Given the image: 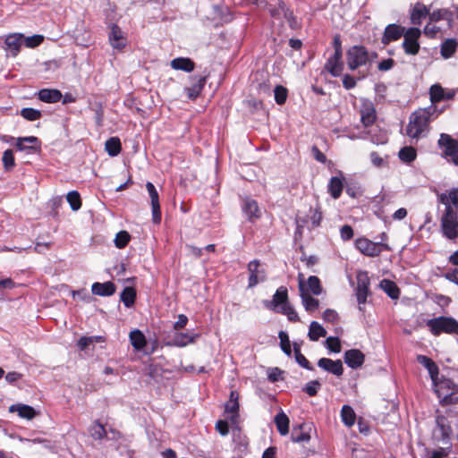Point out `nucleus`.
Returning <instances> with one entry per match:
<instances>
[{"instance_id":"obj_1","label":"nucleus","mask_w":458,"mask_h":458,"mask_svg":"<svg viewBox=\"0 0 458 458\" xmlns=\"http://www.w3.org/2000/svg\"><path fill=\"white\" fill-rule=\"evenodd\" d=\"M436 113V106H429L414 111L410 116L409 123L406 128L407 135L411 139L424 137L428 131L430 117Z\"/></svg>"},{"instance_id":"obj_2","label":"nucleus","mask_w":458,"mask_h":458,"mask_svg":"<svg viewBox=\"0 0 458 458\" xmlns=\"http://www.w3.org/2000/svg\"><path fill=\"white\" fill-rule=\"evenodd\" d=\"M430 332L438 335L441 333L458 335V321L450 317H438L427 321Z\"/></svg>"},{"instance_id":"obj_3","label":"nucleus","mask_w":458,"mask_h":458,"mask_svg":"<svg viewBox=\"0 0 458 458\" xmlns=\"http://www.w3.org/2000/svg\"><path fill=\"white\" fill-rule=\"evenodd\" d=\"M441 230L443 235L447 239L458 238V212L449 208L445 210L441 216Z\"/></svg>"},{"instance_id":"obj_4","label":"nucleus","mask_w":458,"mask_h":458,"mask_svg":"<svg viewBox=\"0 0 458 458\" xmlns=\"http://www.w3.org/2000/svg\"><path fill=\"white\" fill-rule=\"evenodd\" d=\"M355 247L368 257H377L383 250H390L388 244L385 242H374L365 237L358 238L355 241Z\"/></svg>"},{"instance_id":"obj_5","label":"nucleus","mask_w":458,"mask_h":458,"mask_svg":"<svg viewBox=\"0 0 458 458\" xmlns=\"http://www.w3.org/2000/svg\"><path fill=\"white\" fill-rule=\"evenodd\" d=\"M421 35V30L419 28H409L403 35V41L402 47L404 53L409 55H416L420 48L419 39Z\"/></svg>"},{"instance_id":"obj_6","label":"nucleus","mask_w":458,"mask_h":458,"mask_svg":"<svg viewBox=\"0 0 458 458\" xmlns=\"http://www.w3.org/2000/svg\"><path fill=\"white\" fill-rule=\"evenodd\" d=\"M298 286L300 295H319L322 293V286L318 276H310L308 279L302 273L298 274Z\"/></svg>"},{"instance_id":"obj_7","label":"nucleus","mask_w":458,"mask_h":458,"mask_svg":"<svg viewBox=\"0 0 458 458\" xmlns=\"http://www.w3.org/2000/svg\"><path fill=\"white\" fill-rule=\"evenodd\" d=\"M438 145L444 148V157L448 162L458 165V140L450 135L442 133L438 140Z\"/></svg>"},{"instance_id":"obj_8","label":"nucleus","mask_w":458,"mask_h":458,"mask_svg":"<svg viewBox=\"0 0 458 458\" xmlns=\"http://www.w3.org/2000/svg\"><path fill=\"white\" fill-rule=\"evenodd\" d=\"M347 65L349 69L355 70L365 65L369 61V54L364 47L353 46L346 54Z\"/></svg>"},{"instance_id":"obj_9","label":"nucleus","mask_w":458,"mask_h":458,"mask_svg":"<svg viewBox=\"0 0 458 458\" xmlns=\"http://www.w3.org/2000/svg\"><path fill=\"white\" fill-rule=\"evenodd\" d=\"M452 433L453 431L447 419L444 416H437V427L433 431L434 438L437 441L442 442L443 444H448Z\"/></svg>"},{"instance_id":"obj_10","label":"nucleus","mask_w":458,"mask_h":458,"mask_svg":"<svg viewBox=\"0 0 458 458\" xmlns=\"http://www.w3.org/2000/svg\"><path fill=\"white\" fill-rule=\"evenodd\" d=\"M249 276V287H254L259 283L266 280L267 275L265 269L261 267L259 260L254 259L248 265Z\"/></svg>"},{"instance_id":"obj_11","label":"nucleus","mask_w":458,"mask_h":458,"mask_svg":"<svg viewBox=\"0 0 458 458\" xmlns=\"http://www.w3.org/2000/svg\"><path fill=\"white\" fill-rule=\"evenodd\" d=\"M369 278L367 272H359L357 275L356 295L359 305L364 304L369 294Z\"/></svg>"},{"instance_id":"obj_12","label":"nucleus","mask_w":458,"mask_h":458,"mask_svg":"<svg viewBox=\"0 0 458 458\" xmlns=\"http://www.w3.org/2000/svg\"><path fill=\"white\" fill-rule=\"evenodd\" d=\"M146 189L148 192V195H149V198L151 200L153 221H154V223L158 224L161 221V210H160L158 192H157L156 187L154 186V184L150 182H148L146 183Z\"/></svg>"},{"instance_id":"obj_13","label":"nucleus","mask_w":458,"mask_h":458,"mask_svg":"<svg viewBox=\"0 0 458 458\" xmlns=\"http://www.w3.org/2000/svg\"><path fill=\"white\" fill-rule=\"evenodd\" d=\"M407 30L398 24L393 23L389 24L386 27L385 31L383 33L381 43L384 46L388 45L392 41L398 40L402 36L404 35Z\"/></svg>"},{"instance_id":"obj_14","label":"nucleus","mask_w":458,"mask_h":458,"mask_svg":"<svg viewBox=\"0 0 458 458\" xmlns=\"http://www.w3.org/2000/svg\"><path fill=\"white\" fill-rule=\"evenodd\" d=\"M439 202L445 206V210L458 209V187H452L437 195Z\"/></svg>"},{"instance_id":"obj_15","label":"nucleus","mask_w":458,"mask_h":458,"mask_svg":"<svg viewBox=\"0 0 458 458\" xmlns=\"http://www.w3.org/2000/svg\"><path fill=\"white\" fill-rule=\"evenodd\" d=\"M264 303L267 309L278 312L281 306H284V303H288L287 289L284 286L279 287L273 295V299Z\"/></svg>"},{"instance_id":"obj_16","label":"nucleus","mask_w":458,"mask_h":458,"mask_svg":"<svg viewBox=\"0 0 458 458\" xmlns=\"http://www.w3.org/2000/svg\"><path fill=\"white\" fill-rule=\"evenodd\" d=\"M15 147L19 151H36L40 148V141L35 136L19 137L15 139Z\"/></svg>"},{"instance_id":"obj_17","label":"nucleus","mask_w":458,"mask_h":458,"mask_svg":"<svg viewBox=\"0 0 458 458\" xmlns=\"http://www.w3.org/2000/svg\"><path fill=\"white\" fill-rule=\"evenodd\" d=\"M109 42L113 48L122 50L127 44V39L122 30L115 24H113L109 32Z\"/></svg>"},{"instance_id":"obj_18","label":"nucleus","mask_w":458,"mask_h":458,"mask_svg":"<svg viewBox=\"0 0 458 458\" xmlns=\"http://www.w3.org/2000/svg\"><path fill=\"white\" fill-rule=\"evenodd\" d=\"M360 121L367 127L371 125L376 120V110L370 101L363 100L360 106Z\"/></svg>"},{"instance_id":"obj_19","label":"nucleus","mask_w":458,"mask_h":458,"mask_svg":"<svg viewBox=\"0 0 458 458\" xmlns=\"http://www.w3.org/2000/svg\"><path fill=\"white\" fill-rule=\"evenodd\" d=\"M318 367L335 376H341L344 372L343 363L340 360H333L328 358H321L318 361Z\"/></svg>"},{"instance_id":"obj_20","label":"nucleus","mask_w":458,"mask_h":458,"mask_svg":"<svg viewBox=\"0 0 458 458\" xmlns=\"http://www.w3.org/2000/svg\"><path fill=\"white\" fill-rule=\"evenodd\" d=\"M23 34L21 33H13L10 34L5 38V46L6 50L13 55L16 56L20 50L21 47L23 45Z\"/></svg>"},{"instance_id":"obj_21","label":"nucleus","mask_w":458,"mask_h":458,"mask_svg":"<svg viewBox=\"0 0 458 458\" xmlns=\"http://www.w3.org/2000/svg\"><path fill=\"white\" fill-rule=\"evenodd\" d=\"M364 354L357 349L346 351L344 353V361L352 369L361 367L364 362Z\"/></svg>"},{"instance_id":"obj_22","label":"nucleus","mask_w":458,"mask_h":458,"mask_svg":"<svg viewBox=\"0 0 458 458\" xmlns=\"http://www.w3.org/2000/svg\"><path fill=\"white\" fill-rule=\"evenodd\" d=\"M310 427L307 424H301L294 427L292 431L291 438L294 443H307L310 440Z\"/></svg>"},{"instance_id":"obj_23","label":"nucleus","mask_w":458,"mask_h":458,"mask_svg":"<svg viewBox=\"0 0 458 458\" xmlns=\"http://www.w3.org/2000/svg\"><path fill=\"white\" fill-rule=\"evenodd\" d=\"M9 411L12 413L16 412L19 417L29 420L37 415V411L33 407L23 403L12 404L9 407Z\"/></svg>"},{"instance_id":"obj_24","label":"nucleus","mask_w":458,"mask_h":458,"mask_svg":"<svg viewBox=\"0 0 458 458\" xmlns=\"http://www.w3.org/2000/svg\"><path fill=\"white\" fill-rule=\"evenodd\" d=\"M342 54H340L339 49L335 51L333 56H331L326 64L327 70L335 77L339 76L343 70V64L341 62Z\"/></svg>"},{"instance_id":"obj_25","label":"nucleus","mask_w":458,"mask_h":458,"mask_svg":"<svg viewBox=\"0 0 458 458\" xmlns=\"http://www.w3.org/2000/svg\"><path fill=\"white\" fill-rule=\"evenodd\" d=\"M93 294L98 296H111L115 293V285L108 281L105 283H94L91 286Z\"/></svg>"},{"instance_id":"obj_26","label":"nucleus","mask_w":458,"mask_h":458,"mask_svg":"<svg viewBox=\"0 0 458 458\" xmlns=\"http://www.w3.org/2000/svg\"><path fill=\"white\" fill-rule=\"evenodd\" d=\"M171 67L174 70L183 71L186 72H191L195 68L194 62L188 57H177L171 61Z\"/></svg>"},{"instance_id":"obj_27","label":"nucleus","mask_w":458,"mask_h":458,"mask_svg":"<svg viewBox=\"0 0 458 458\" xmlns=\"http://www.w3.org/2000/svg\"><path fill=\"white\" fill-rule=\"evenodd\" d=\"M267 8L271 15L275 18H286L288 16V11L282 0H272L268 3Z\"/></svg>"},{"instance_id":"obj_28","label":"nucleus","mask_w":458,"mask_h":458,"mask_svg":"<svg viewBox=\"0 0 458 458\" xmlns=\"http://www.w3.org/2000/svg\"><path fill=\"white\" fill-rule=\"evenodd\" d=\"M242 210L250 220L260 216V210L257 201L251 199H246L242 205Z\"/></svg>"},{"instance_id":"obj_29","label":"nucleus","mask_w":458,"mask_h":458,"mask_svg":"<svg viewBox=\"0 0 458 458\" xmlns=\"http://www.w3.org/2000/svg\"><path fill=\"white\" fill-rule=\"evenodd\" d=\"M198 337V334L175 333L173 336V343L175 346L184 347L187 344L193 343Z\"/></svg>"},{"instance_id":"obj_30","label":"nucleus","mask_w":458,"mask_h":458,"mask_svg":"<svg viewBox=\"0 0 458 458\" xmlns=\"http://www.w3.org/2000/svg\"><path fill=\"white\" fill-rule=\"evenodd\" d=\"M38 98L46 103H55L62 98V93L58 89H44L38 92Z\"/></svg>"},{"instance_id":"obj_31","label":"nucleus","mask_w":458,"mask_h":458,"mask_svg":"<svg viewBox=\"0 0 458 458\" xmlns=\"http://www.w3.org/2000/svg\"><path fill=\"white\" fill-rule=\"evenodd\" d=\"M428 15V8L423 4H416L411 14V22L413 25H420L422 20Z\"/></svg>"},{"instance_id":"obj_32","label":"nucleus","mask_w":458,"mask_h":458,"mask_svg":"<svg viewBox=\"0 0 458 458\" xmlns=\"http://www.w3.org/2000/svg\"><path fill=\"white\" fill-rule=\"evenodd\" d=\"M344 189V178L334 176L328 183V191L334 199H338Z\"/></svg>"},{"instance_id":"obj_33","label":"nucleus","mask_w":458,"mask_h":458,"mask_svg":"<svg viewBox=\"0 0 458 458\" xmlns=\"http://www.w3.org/2000/svg\"><path fill=\"white\" fill-rule=\"evenodd\" d=\"M239 403L228 401L225 404V412L227 414V420L232 425L238 424L239 419Z\"/></svg>"},{"instance_id":"obj_34","label":"nucleus","mask_w":458,"mask_h":458,"mask_svg":"<svg viewBox=\"0 0 458 458\" xmlns=\"http://www.w3.org/2000/svg\"><path fill=\"white\" fill-rule=\"evenodd\" d=\"M289 419L284 411L278 412L275 417V423L278 432L282 436H285L289 432Z\"/></svg>"},{"instance_id":"obj_35","label":"nucleus","mask_w":458,"mask_h":458,"mask_svg":"<svg viewBox=\"0 0 458 458\" xmlns=\"http://www.w3.org/2000/svg\"><path fill=\"white\" fill-rule=\"evenodd\" d=\"M206 81H207L206 76L199 77L196 83H194L192 86H191L189 88H186L185 90H186L188 98L195 99L196 98H198L203 89Z\"/></svg>"},{"instance_id":"obj_36","label":"nucleus","mask_w":458,"mask_h":458,"mask_svg":"<svg viewBox=\"0 0 458 458\" xmlns=\"http://www.w3.org/2000/svg\"><path fill=\"white\" fill-rule=\"evenodd\" d=\"M341 419L343 423L351 428L354 425L356 420V414L350 405H344L341 410Z\"/></svg>"},{"instance_id":"obj_37","label":"nucleus","mask_w":458,"mask_h":458,"mask_svg":"<svg viewBox=\"0 0 458 458\" xmlns=\"http://www.w3.org/2000/svg\"><path fill=\"white\" fill-rule=\"evenodd\" d=\"M130 341L134 349L140 351L146 345V337L143 333L138 329L130 333Z\"/></svg>"},{"instance_id":"obj_38","label":"nucleus","mask_w":458,"mask_h":458,"mask_svg":"<svg viewBox=\"0 0 458 458\" xmlns=\"http://www.w3.org/2000/svg\"><path fill=\"white\" fill-rule=\"evenodd\" d=\"M327 335L326 329L317 321H312L310 325L309 337L311 341H318L320 337Z\"/></svg>"},{"instance_id":"obj_39","label":"nucleus","mask_w":458,"mask_h":458,"mask_svg":"<svg viewBox=\"0 0 458 458\" xmlns=\"http://www.w3.org/2000/svg\"><path fill=\"white\" fill-rule=\"evenodd\" d=\"M417 360L428 370L431 378L434 380L435 377L438 374V369L435 362L424 355H418Z\"/></svg>"},{"instance_id":"obj_40","label":"nucleus","mask_w":458,"mask_h":458,"mask_svg":"<svg viewBox=\"0 0 458 458\" xmlns=\"http://www.w3.org/2000/svg\"><path fill=\"white\" fill-rule=\"evenodd\" d=\"M379 285L390 298L397 299L399 297V289L394 282L384 279L380 282Z\"/></svg>"},{"instance_id":"obj_41","label":"nucleus","mask_w":458,"mask_h":458,"mask_svg":"<svg viewBox=\"0 0 458 458\" xmlns=\"http://www.w3.org/2000/svg\"><path fill=\"white\" fill-rule=\"evenodd\" d=\"M120 299L125 307L131 308L136 299V291L132 287H125L120 295Z\"/></svg>"},{"instance_id":"obj_42","label":"nucleus","mask_w":458,"mask_h":458,"mask_svg":"<svg viewBox=\"0 0 458 458\" xmlns=\"http://www.w3.org/2000/svg\"><path fill=\"white\" fill-rule=\"evenodd\" d=\"M89 435L91 436V437H93L96 440H101L105 437H108L106 429L104 428V426L101 423H99L98 421H95L90 426Z\"/></svg>"},{"instance_id":"obj_43","label":"nucleus","mask_w":458,"mask_h":458,"mask_svg":"<svg viewBox=\"0 0 458 458\" xmlns=\"http://www.w3.org/2000/svg\"><path fill=\"white\" fill-rule=\"evenodd\" d=\"M106 150L111 157H115L121 152V142L116 137L108 139L105 144Z\"/></svg>"},{"instance_id":"obj_44","label":"nucleus","mask_w":458,"mask_h":458,"mask_svg":"<svg viewBox=\"0 0 458 458\" xmlns=\"http://www.w3.org/2000/svg\"><path fill=\"white\" fill-rule=\"evenodd\" d=\"M430 101L434 104L445 99V89L440 84H434L429 89Z\"/></svg>"},{"instance_id":"obj_45","label":"nucleus","mask_w":458,"mask_h":458,"mask_svg":"<svg viewBox=\"0 0 458 458\" xmlns=\"http://www.w3.org/2000/svg\"><path fill=\"white\" fill-rule=\"evenodd\" d=\"M457 43L454 39L445 40L441 46V55L444 58H450L456 51Z\"/></svg>"},{"instance_id":"obj_46","label":"nucleus","mask_w":458,"mask_h":458,"mask_svg":"<svg viewBox=\"0 0 458 458\" xmlns=\"http://www.w3.org/2000/svg\"><path fill=\"white\" fill-rule=\"evenodd\" d=\"M300 296L301 298V302L307 311L312 312L318 308L319 301L317 299L313 298L311 294Z\"/></svg>"},{"instance_id":"obj_47","label":"nucleus","mask_w":458,"mask_h":458,"mask_svg":"<svg viewBox=\"0 0 458 458\" xmlns=\"http://www.w3.org/2000/svg\"><path fill=\"white\" fill-rule=\"evenodd\" d=\"M66 199H67L68 203L70 204L71 208L73 211H77L81 208V196L78 191H72L68 192L67 196H66Z\"/></svg>"},{"instance_id":"obj_48","label":"nucleus","mask_w":458,"mask_h":458,"mask_svg":"<svg viewBox=\"0 0 458 458\" xmlns=\"http://www.w3.org/2000/svg\"><path fill=\"white\" fill-rule=\"evenodd\" d=\"M278 313H282V314L287 316V318L290 321H298V319H299L297 312L295 311L294 308L289 302L284 303V306H281L280 310H278Z\"/></svg>"},{"instance_id":"obj_49","label":"nucleus","mask_w":458,"mask_h":458,"mask_svg":"<svg viewBox=\"0 0 458 458\" xmlns=\"http://www.w3.org/2000/svg\"><path fill=\"white\" fill-rule=\"evenodd\" d=\"M399 157L403 162H411L416 157V150L412 147H404L399 151Z\"/></svg>"},{"instance_id":"obj_50","label":"nucleus","mask_w":458,"mask_h":458,"mask_svg":"<svg viewBox=\"0 0 458 458\" xmlns=\"http://www.w3.org/2000/svg\"><path fill=\"white\" fill-rule=\"evenodd\" d=\"M44 40V37L42 35H33L30 37H25L23 35L22 43L25 47L30 48H34L39 46Z\"/></svg>"},{"instance_id":"obj_51","label":"nucleus","mask_w":458,"mask_h":458,"mask_svg":"<svg viewBox=\"0 0 458 458\" xmlns=\"http://www.w3.org/2000/svg\"><path fill=\"white\" fill-rule=\"evenodd\" d=\"M279 339H280V346L282 351L288 356L291 355L292 350H291V343L289 340V336L287 333L284 331L279 332Z\"/></svg>"},{"instance_id":"obj_52","label":"nucleus","mask_w":458,"mask_h":458,"mask_svg":"<svg viewBox=\"0 0 458 458\" xmlns=\"http://www.w3.org/2000/svg\"><path fill=\"white\" fill-rule=\"evenodd\" d=\"M130 239L131 236L126 231H120L114 238V244L119 249L124 248L128 244Z\"/></svg>"},{"instance_id":"obj_53","label":"nucleus","mask_w":458,"mask_h":458,"mask_svg":"<svg viewBox=\"0 0 458 458\" xmlns=\"http://www.w3.org/2000/svg\"><path fill=\"white\" fill-rule=\"evenodd\" d=\"M326 347L333 352L339 353L341 352V343L338 337H327L325 341Z\"/></svg>"},{"instance_id":"obj_54","label":"nucleus","mask_w":458,"mask_h":458,"mask_svg":"<svg viewBox=\"0 0 458 458\" xmlns=\"http://www.w3.org/2000/svg\"><path fill=\"white\" fill-rule=\"evenodd\" d=\"M21 114L28 121H36L41 116V113L34 108H22Z\"/></svg>"},{"instance_id":"obj_55","label":"nucleus","mask_w":458,"mask_h":458,"mask_svg":"<svg viewBox=\"0 0 458 458\" xmlns=\"http://www.w3.org/2000/svg\"><path fill=\"white\" fill-rule=\"evenodd\" d=\"M3 164L6 170H11L15 163H14V156L12 149H7L3 154Z\"/></svg>"},{"instance_id":"obj_56","label":"nucleus","mask_w":458,"mask_h":458,"mask_svg":"<svg viewBox=\"0 0 458 458\" xmlns=\"http://www.w3.org/2000/svg\"><path fill=\"white\" fill-rule=\"evenodd\" d=\"M275 99L278 105H282L286 101L287 90L283 86H276L274 89Z\"/></svg>"},{"instance_id":"obj_57","label":"nucleus","mask_w":458,"mask_h":458,"mask_svg":"<svg viewBox=\"0 0 458 458\" xmlns=\"http://www.w3.org/2000/svg\"><path fill=\"white\" fill-rule=\"evenodd\" d=\"M448 14L447 10L445 9H438L432 13L428 12L429 22H437L438 21L446 19V15Z\"/></svg>"},{"instance_id":"obj_58","label":"nucleus","mask_w":458,"mask_h":458,"mask_svg":"<svg viewBox=\"0 0 458 458\" xmlns=\"http://www.w3.org/2000/svg\"><path fill=\"white\" fill-rule=\"evenodd\" d=\"M320 383L318 380H312L306 384L303 390L310 395L314 396L317 394L318 389L320 388Z\"/></svg>"},{"instance_id":"obj_59","label":"nucleus","mask_w":458,"mask_h":458,"mask_svg":"<svg viewBox=\"0 0 458 458\" xmlns=\"http://www.w3.org/2000/svg\"><path fill=\"white\" fill-rule=\"evenodd\" d=\"M294 352H295V359H296V361L303 368L307 369H311V368L310 367V362L309 360L304 357V355H302L301 353V350H300V347L299 346H296V344H294Z\"/></svg>"},{"instance_id":"obj_60","label":"nucleus","mask_w":458,"mask_h":458,"mask_svg":"<svg viewBox=\"0 0 458 458\" xmlns=\"http://www.w3.org/2000/svg\"><path fill=\"white\" fill-rule=\"evenodd\" d=\"M450 452V447H440L438 449L433 450L430 453L429 458H445L448 455Z\"/></svg>"},{"instance_id":"obj_61","label":"nucleus","mask_w":458,"mask_h":458,"mask_svg":"<svg viewBox=\"0 0 458 458\" xmlns=\"http://www.w3.org/2000/svg\"><path fill=\"white\" fill-rule=\"evenodd\" d=\"M439 30L440 29L434 25L433 22H428L425 26L423 32L426 36L429 38H434L439 32Z\"/></svg>"},{"instance_id":"obj_62","label":"nucleus","mask_w":458,"mask_h":458,"mask_svg":"<svg viewBox=\"0 0 458 458\" xmlns=\"http://www.w3.org/2000/svg\"><path fill=\"white\" fill-rule=\"evenodd\" d=\"M100 338L101 337H86V336L81 337L80 340L78 341V346L81 350H84L89 345L92 344L95 341H98Z\"/></svg>"},{"instance_id":"obj_63","label":"nucleus","mask_w":458,"mask_h":458,"mask_svg":"<svg viewBox=\"0 0 458 458\" xmlns=\"http://www.w3.org/2000/svg\"><path fill=\"white\" fill-rule=\"evenodd\" d=\"M340 234H341V238L344 241H348L353 237V230L350 225H345L341 227Z\"/></svg>"},{"instance_id":"obj_64","label":"nucleus","mask_w":458,"mask_h":458,"mask_svg":"<svg viewBox=\"0 0 458 458\" xmlns=\"http://www.w3.org/2000/svg\"><path fill=\"white\" fill-rule=\"evenodd\" d=\"M282 370L279 369L278 368H273L271 369H269L268 371V379L271 381V382H276V381H279L280 379H282Z\"/></svg>"}]
</instances>
